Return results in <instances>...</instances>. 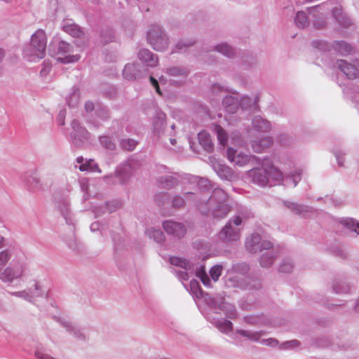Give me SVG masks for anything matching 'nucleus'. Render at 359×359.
Masks as SVG:
<instances>
[{"label":"nucleus","mask_w":359,"mask_h":359,"mask_svg":"<svg viewBox=\"0 0 359 359\" xmlns=\"http://www.w3.org/2000/svg\"><path fill=\"white\" fill-rule=\"evenodd\" d=\"M285 205L292 211L294 212L297 214H302L303 212L306 211V207L293 203V202H285Z\"/></svg>","instance_id":"nucleus-34"},{"label":"nucleus","mask_w":359,"mask_h":359,"mask_svg":"<svg viewBox=\"0 0 359 359\" xmlns=\"http://www.w3.org/2000/svg\"><path fill=\"white\" fill-rule=\"evenodd\" d=\"M261 250L262 249H270L272 247V243L268 241H263L260 242Z\"/></svg>","instance_id":"nucleus-48"},{"label":"nucleus","mask_w":359,"mask_h":359,"mask_svg":"<svg viewBox=\"0 0 359 359\" xmlns=\"http://www.w3.org/2000/svg\"><path fill=\"white\" fill-rule=\"evenodd\" d=\"M32 289L34 290H43L45 288L41 283L36 281L34 283V287Z\"/></svg>","instance_id":"nucleus-51"},{"label":"nucleus","mask_w":359,"mask_h":359,"mask_svg":"<svg viewBox=\"0 0 359 359\" xmlns=\"http://www.w3.org/2000/svg\"><path fill=\"white\" fill-rule=\"evenodd\" d=\"M15 255H21L18 253L13 249H4L0 250V271L4 269L10 260L15 257Z\"/></svg>","instance_id":"nucleus-20"},{"label":"nucleus","mask_w":359,"mask_h":359,"mask_svg":"<svg viewBox=\"0 0 359 359\" xmlns=\"http://www.w3.org/2000/svg\"><path fill=\"white\" fill-rule=\"evenodd\" d=\"M196 276L200 278V280L202 281L204 285L207 287L210 286V279L209 278L208 276L205 273V266H201L200 269H198L196 271Z\"/></svg>","instance_id":"nucleus-32"},{"label":"nucleus","mask_w":359,"mask_h":359,"mask_svg":"<svg viewBox=\"0 0 359 359\" xmlns=\"http://www.w3.org/2000/svg\"><path fill=\"white\" fill-rule=\"evenodd\" d=\"M128 169H129V165H125L123 171L128 172Z\"/></svg>","instance_id":"nucleus-63"},{"label":"nucleus","mask_w":359,"mask_h":359,"mask_svg":"<svg viewBox=\"0 0 359 359\" xmlns=\"http://www.w3.org/2000/svg\"><path fill=\"white\" fill-rule=\"evenodd\" d=\"M170 143H171L172 145H175V144H176V142H177V141H176V140H175V139H174V138H170Z\"/></svg>","instance_id":"nucleus-61"},{"label":"nucleus","mask_w":359,"mask_h":359,"mask_svg":"<svg viewBox=\"0 0 359 359\" xmlns=\"http://www.w3.org/2000/svg\"><path fill=\"white\" fill-rule=\"evenodd\" d=\"M27 260L22 255H15L13 262L0 271V280L3 283H12L22 278L27 271Z\"/></svg>","instance_id":"nucleus-2"},{"label":"nucleus","mask_w":359,"mask_h":359,"mask_svg":"<svg viewBox=\"0 0 359 359\" xmlns=\"http://www.w3.org/2000/svg\"><path fill=\"white\" fill-rule=\"evenodd\" d=\"M6 243V239L2 236H0V248L4 247Z\"/></svg>","instance_id":"nucleus-56"},{"label":"nucleus","mask_w":359,"mask_h":359,"mask_svg":"<svg viewBox=\"0 0 359 359\" xmlns=\"http://www.w3.org/2000/svg\"><path fill=\"white\" fill-rule=\"evenodd\" d=\"M238 332L243 336L247 337L251 340L258 341L259 340L262 333L261 332H249L245 330H240Z\"/></svg>","instance_id":"nucleus-40"},{"label":"nucleus","mask_w":359,"mask_h":359,"mask_svg":"<svg viewBox=\"0 0 359 359\" xmlns=\"http://www.w3.org/2000/svg\"><path fill=\"white\" fill-rule=\"evenodd\" d=\"M55 54L57 61L64 64L76 62L81 58L79 54L74 53L73 46L64 41L59 42Z\"/></svg>","instance_id":"nucleus-6"},{"label":"nucleus","mask_w":359,"mask_h":359,"mask_svg":"<svg viewBox=\"0 0 359 359\" xmlns=\"http://www.w3.org/2000/svg\"><path fill=\"white\" fill-rule=\"evenodd\" d=\"M173 205L175 207H182L184 205V200L181 196H176L173 199Z\"/></svg>","instance_id":"nucleus-43"},{"label":"nucleus","mask_w":359,"mask_h":359,"mask_svg":"<svg viewBox=\"0 0 359 359\" xmlns=\"http://www.w3.org/2000/svg\"><path fill=\"white\" fill-rule=\"evenodd\" d=\"M170 73L172 75H180L183 74L184 72L178 68L175 67L170 69Z\"/></svg>","instance_id":"nucleus-50"},{"label":"nucleus","mask_w":359,"mask_h":359,"mask_svg":"<svg viewBox=\"0 0 359 359\" xmlns=\"http://www.w3.org/2000/svg\"><path fill=\"white\" fill-rule=\"evenodd\" d=\"M137 57L139 60L147 67H154L158 63V57L148 49L143 48L140 50Z\"/></svg>","instance_id":"nucleus-14"},{"label":"nucleus","mask_w":359,"mask_h":359,"mask_svg":"<svg viewBox=\"0 0 359 359\" xmlns=\"http://www.w3.org/2000/svg\"><path fill=\"white\" fill-rule=\"evenodd\" d=\"M299 345V341L296 340L290 341L285 344L283 346H285L286 348L288 347H294L297 346Z\"/></svg>","instance_id":"nucleus-52"},{"label":"nucleus","mask_w":359,"mask_h":359,"mask_svg":"<svg viewBox=\"0 0 359 359\" xmlns=\"http://www.w3.org/2000/svg\"><path fill=\"white\" fill-rule=\"evenodd\" d=\"M198 183L199 185L204 184L205 186H206V184L208 183H209V182L207 180H205V179H200V180L198 182Z\"/></svg>","instance_id":"nucleus-57"},{"label":"nucleus","mask_w":359,"mask_h":359,"mask_svg":"<svg viewBox=\"0 0 359 359\" xmlns=\"http://www.w3.org/2000/svg\"><path fill=\"white\" fill-rule=\"evenodd\" d=\"M165 128V114L162 111H157L153 121V133L158 137L164 134Z\"/></svg>","instance_id":"nucleus-16"},{"label":"nucleus","mask_w":359,"mask_h":359,"mask_svg":"<svg viewBox=\"0 0 359 359\" xmlns=\"http://www.w3.org/2000/svg\"><path fill=\"white\" fill-rule=\"evenodd\" d=\"M336 49L341 54L346 55L351 52V47L346 43L341 41L337 44Z\"/></svg>","instance_id":"nucleus-38"},{"label":"nucleus","mask_w":359,"mask_h":359,"mask_svg":"<svg viewBox=\"0 0 359 359\" xmlns=\"http://www.w3.org/2000/svg\"><path fill=\"white\" fill-rule=\"evenodd\" d=\"M241 224L242 218L240 216L233 217L221 230L219 238L227 243L238 241L241 236V229L238 226Z\"/></svg>","instance_id":"nucleus-4"},{"label":"nucleus","mask_w":359,"mask_h":359,"mask_svg":"<svg viewBox=\"0 0 359 359\" xmlns=\"http://www.w3.org/2000/svg\"><path fill=\"white\" fill-rule=\"evenodd\" d=\"M85 108L87 111H91L94 109V104L92 102H87L85 104Z\"/></svg>","instance_id":"nucleus-54"},{"label":"nucleus","mask_w":359,"mask_h":359,"mask_svg":"<svg viewBox=\"0 0 359 359\" xmlns=\"http://www.w3.org/2000/svg\"><path fill=\"white\" fill-rule=\"evenodd\" d=\"M261 343L264 345L270 346L273 347L277 346L278 344V341L273 338L262 339Z\"/></svg>","instance_id":"nucleus-42"},{"label":"nucleus","mask_w":359,"mask_h":359,"mask_svg":"<svg viewBox=\"0 0 359 359\" xmlns=\"http://www.w3.org/2000/svg\"><path fill=\"white\" fill-rule=\"evenodd\" d=\"M63 30L77 39H85V34L81 27L74 23H67L63 25Z\"/></svg>","instance_id":"nucleus-19"},{"label":"nucleus","mask_w":359,"mask_h":359,"mask_svg":"<svg viewBox=\"0 0 359 359\" xmlns=\"http://www.w3.org/2000/svg\"><path fill=\"white\" fill-rule=\"evenodd\" d=\"M182 277L184 279H187V273H182Z\"/></svg>","instance_id":"nucleus-62"},{"label":"nucleus","mask_w":359,"mask_h":359,"mask_svg":"<svg viewBox=\"0 0 359 359\" xmlns=\"http://www.w3.org/2000/svg\"><path fill=\"white\" fill-rule=\"evenodd\" d=\"M79 170L82 172L88 171V172H97L99 173L101 172L100 169L99 168L97 163L94 162L93 159L85 160L84 163H82L79 165Z\"/></svg>","instance_id":"nucleus-26"},{"label":"nucleus","mask_w":359,"mask_h":359,"mask_svg":"<svg viewBox=\"0 0 359 359\" xmlns=\"http://www.w3.org/2000/svg\"><path fill=\"white\" fill-rule=\"evenodd\" d=\"M113 38H114L113 36L111 34H109V36H108V39H103V42L104 43L110 42L111 41H112Z\"/></svg>","instance_id":"nucleus-59"},{"label":"nucleus","mask_w":359,"mask_h":359,"mask_svg":"<svg viewBox=\"0 0 359 359\" xmlns=\"http://www.w3.org/2000/svg\"><path fill=\"white\" fill-rule=\"evenodd\" d=\"M170 263L175 266L189 271L193 269V264L189 260L180 257L173 256L169 259Z\"/></svg>","instance_id":"nucleus-22"},{"label":"nucleus","mask_w":359,"mask_h":359,"mask_svg":"<svg viewBox=\"0 0 359 359\" xmlns=\"http://www.w3.org/2000/svg\"><path fill=\"white\" fill-rule=\"evenodd\" d=\"M73 131L71 133V137L73 144L76 147H80L84 144L88 139V133L86 129L80 126L79 123L74 120L72 123Z\"/></svg>","instance_id":"nucleus-10"},{"label":"nucleus","mask_w":359,"mask_h":359,"mask_svg":"<svg viewBox=\"0 0 359 359\" xmlns=\"http://www.w3.org/2000/svg\"><path fill=\"white\" fill-rule=\"evenodd\" d=\"M314 25L317 27H322L325 25V19L323 16H319L314 20Z\"/></svg>","instance_id":"nucleus-46"},{"label":"nucleus","mask_w":359,"mask_h":359,"mask_svg":"<svg viewBox=\"0 0 359 359\" xmlns=\"http://www.w3.org/2000/svg\"><path fill=\"white\" fill-rule=\"evenodd\" d=\"M273 144V140L271 137L266 135L258 140H252L251 142L252 150L257 153L262 152L265 149L269 147Z\"/></svg>","instance_id":"nucleus-17"},{"label":"nucleus","mask_w":359,"mask_h":359,"mask_svg":"<svg viewBox=\"0 0 359 359\" xmlns=\"http://www.w3.org/2000/svg\"><path fill=\"white\" fill-rule=\"evenodd\" d=\"M250 101L249 97H243L241 102H238L237 97L229 95L224 98L223 104L229 113L233 114L238 110L240 105L244 107L248 104Z\"/></svg>","instance_id":"nucleus-11"},{"label":"nucleus","mask_w":359,"mask_h":359,"mask_svg":"<svg viewBox=\"0 0 359 359\" xmlns=\"http://www.w3.org/2000/svg\"><path fill=\"white\" fill-rule=\"evenodd\" d=\"M100 142L102 144L104 145V147L108 149L112 150L115 148L114 144L111 142V139L108 137H101Z\"/></svg>","instance_id":"nucleus-41"},{"label":"nucleus","mask_w":359,"mask_h":359,"mask_svg":"<svg viewBox=\"0 0 359 359\" xmlns=\"http://www.w3.org/2000/svg\"><path fill=\"white\" fill-rule=\"evenodd\" d=\"M210 159L213 170L222 180L228 181H235L238 180L237 175L230 167L221 163L215 158L212 157Z\"/></svg>","instance_id":"nucleus-8"},{"label":"nucleus","mask_w":359,"mask_h":359,"mask_svg":"<svg viewBox=\"0 0 359 359\" xmlns=\"http://www.w3.org/2000/svg\"><path fill=\"white\" fill-rule=\"evenodd\" d=\"M252 158H253L252 156L234 149L232 147L227 149V158L235 165L239 167L245 166L250 163Z\"/></svg>","instance_id":"nucleus-9"},{"label":"nucleus","mask_w":359,"mask_h":359,"mask_svg":"<svg viewBox=\"0 0 359 359\" xmlns=\"http://www.w3.org/2000/svg\"><path fill=\"white\" fill-rule=\"evenodd\" d=\"M34 182L36 183V185H38V184L39 183V179H34Z\"/></svg>","instance_id":"nucleus-64"},{"label":"nucleus","mask_w":359,"mask_h":359,"mask_svg":"<svg viewBox=\"0 0 359 359\" xmlns=\"http://www.w3.org/2000/svg\"><path fill=\"white\" fill-rule=\"evenodd\" d=\"M261 238L257 233H252L247 238L245 242L246 249L250 252H257L261 250L260 247Z\"/></svg>","instance_id":"nucleus-18"},{"label":"nucleus","mask_w":359,"mask_h":359,"mask_svg":"<svg viewBox=\"0 0 359 359\" xmlns=\"http://www.w3.org/2000/svg\"><path fill=\"white\" fill-rule=\"evenodd\" d=\"M212 130L217 135L220 144L225 146L228 142V135L224 130L218 125H214Z\"/></svg>","instance_id":"nucleus-27"},{"label":"nucleus","mask_w":359,"mask_h":359,"mask_svg":"<svg viewBox=\"0 0 359 359\" xmlns=\"http://www.w3.org/2000/svg\"><path fill=\"white\" fill-rule=\"evenodd\" d=\"M4 57V51L0 48V62L3 60Z\"/></svg>","instance_id":"nucleus-60"},{"label":"nucleus","mask_w":359,"mask_h":359,"mask_svg":"<svg viewBox=\"0 0 359 359\" xmlns=\"http://www.w3.org/2000/svg\"><path fill=\"white\" fill-rule=\"evenodd\" d=\"M191 45H192V43H186L183 41H181L179 43H177V44L176 45V48L179 50H183Z\"/></svg>","instance_id":"nucleus-47"},{"label":"nucleus","mask_w":359,"mask_h":359,"mask_svg":"<svg viewBox=\"0 0 359 359\" xmlns=\"http://www.w3.org/2000/svg\"><path fill=\"white\" fill-rule=\"evenodd\" d=\"M35 355L39 359H55L51 355L41 351H36Z\"/></svg>","instance_id":"nucleus-45"},{"label":"nucleus","mask_w":359,"mask_h":359,"mask_svg":"<svg viewBox=\"0 0 359 359\" xmlns=\"http://www.w3.org/2000/svg\"><path fill=\"white\" fill-rule=\"evenodd\" d=\"M163 226L168 234L175 237L181 238L186 233V228L180 222L168 220L163 222Z\"/></svg>","instance_id":"nucleus-13"},{"label":"nucleus","mask_w":359,"mask_h":359,"mask_svg":"<svg viewBox=\"0 0 359 359\" xmlns=\"http://www.w3.org/2000/svg\"><path fill=\"white\" fill-rule=\"evenodd\" d=\"M198 142L205 150L210 151L212 150L213 144L210 134L205 130L200 132L198 135Z\"/></svg>","instance_id":"nucleus-23"},{"label":"nucleus","mask_w":359,"mask_h":359,"mask_svg":"<svg viewBox=\"0 0 359 359\" xmlns=\"http://www.w3.org/2000/svg\"><path fill=\"white\" fill-rule=\"evenodd\" d=\"M246 174L255 184L262 187H264L269 184L266 174L264 173V170H262V167L261 168H257L251 169L248 170Z\"/></svg>","instance_id":"nucleus-15"},{"label":"nucleus","mask_w":359,"mask_h":359,"mask_svg":"<svg viewBox=\"0 0 359 359\" xmlns=\"http://www.w3.org/2000/svg\"><path fill=\"white\" fill-rule=\"evenodd\" d=\"M301 175H302V170H297V171L294 172V173L290 175L288 178L287 177L286 178L285 184L292 185L293 187H295L297 185V182L301 179Z\"/></svg>","instance_id":"nucleus-33"},{"label":"nucleus","mask_w":359,"mask_h":359,"mask_svg":"<svg viewBox=\"0 0 359 359\" xmlns=\"http://www.w3.org/2000/svg\"><path fill=\"white\" fill-rule=\"evenodd\" d=\"M150 81H151V85L156 88V92L158 93L161 94L160 88H159L157 80H156L152 76H150Z\"/></svg>","instance_id":"nucleus-49"},{"label":"nucleus","mask_w":359,"mask_h":359,"mask_svg":"<svg viewBox=\"0 0 359 359\" xmlns=\"http://www.w3.org/2000/svg\"><path fill=\"white\" fill-rule=\"evenodd\" d=\"M337 67L349 79H356L359 75L358 66L359 62L355 61L354 64L349 63L346 60H338Z\"/></svg>","instance_id":"nucleus-12"},{"label":"nucleus","mask_w":359,"mask_h":359,"mask_svg":"<svg viewBox=\"0 0 359 359\" xmlns=\"http://www.w3.org/2000/svg\"><path fill=\"white\" fill-rule=\"evenodd\" d=\"M65 116H66V111L65 109L61 110L59 112L57 121L60 126L65 125Z\"/></svg>","instance_id":"nucleus-44"},{"label":"nucleus","mask_w":359,"mask_h":359,"mask_svg":"<svg viewBox=\"0 0 359 359\" xmlns=\"http://www.w3.org/2000/svg\"><path fill=\"white\" fill-rule=\"evenodd\" d=\"M147 41L157 51L165 50L169 45V39L159 26H154L147 32Z\"/></svg>","instance_id":"nucleus-5"},{"label":"nucleus","mask_w":359,"mask_h":359,"mask_svg":"<svg viewBox=\"0 0 359 359\" xmlns=\"http://www.w3.org/2000/svg\"><path fill=\"white\" fill-rule=\"evenodd\" d=\"M138 65L135 63L127 64L123 71V76L127 80H133L139 76Z\"/></svg>","instance_id":"nucleus-21"},{"label":"nucleus","mask_w":359,"mask_h":359,"mask_svg":"<svg viewBox=\"0 0 359 359\" xmlns=\"http://www.w3.org/2000/svg\"><path fill=\"white\" fill-rule=\"evenodd\" d=\"M47 41L46 32L42 29L36 30L23 49L24 57L30 62H37L43 59L46 55Z\"/></svg>","instance_id":"nucleus-1"},{"label":"nucleus","mask_w":359,"mask_h":359,"mask_svg":"<svg viewBox=\"0 0 359 359\" xmlns=\"http://www.w3.org/2000/svg\"><path fill=\"white\" fill-rule=\"evenodd\" d=\"M294 267V262L290 258L284 259L279 265L278 271L283 273H290Z\"/></svg>","instance_id":"nucleus-28"},{"label":"nucleus","mask_w":359,"mask_h":359,"mask_svg":"<svg viewBox=\"0 0 359 359\" xmlns=\"http://www.w3.org/2000/svg\"><path fill=\"white\" fill-rule=\"evenodd\" d=\"M85 160L86 159H84L82 156H80L76 158V162L81 165L82 163H84Z\"/></svg>","instance_id":"nucleus-58"},{"label":"nucleus","mask_w":359,"mask_h":359,"mask_svg":"<svg viewBox=\"0 0 359 359\" xmlns=\"http://www.w3.org/2000/svg\"><path fill=\"white\" fill-rule=\"evenodd\" d=\"M207 202L208 206L211 208L213 217L216 219L224 218L230 212L231 208L227 203V195L222 189H215Z\"/></svg>","instance_id":"nucleus-3"},{"label":"nucleus","mask_w":359,"mask_h":359,"mask_svg":"<svg viewBox=\"0 0 359 359\" xmlns=\"http://www.w3.org/2000/svg\"><path fill=\"white\" fill-rule=\"evenodd\" d=\"M294 20L296 25L301 28L307 27L309 23L306 13L303 11H299L297 13Z\"/></svg>","instance_id":"nucleus-31"},{"label":"nucleus","mask_w":359,"mask_h":359,"mask_svg":"<svg viewBox=\"0 0 359 359\" xmlns=\"http://www.w3.org/2000/svg\"><path fill=\"white\" fill-rule=\"evenodd\" d=\"M137 145V142L134 140L127 139L123 140L121 142V146L124 149L132 151Z\"/></svg>","instance_id":"nucleus-39"},{"label":"nucleus","mask_w":359,"mask_h":359,"mask_svg":"<svg viewBox=\"0 0 359 359\" xmlns=\"http://www.w3.org/2000/svg\"><path fill=\"white\" fill-rule=\"evenodd\" d=\"M215 50L229 57H233L235 55L234 48L226 43H221L216 45L215 46Z\"/></svg>","instance_id":"nucleus-24"},{"label":"nucleus","mask_w":359,"mask_h":359,"mask_svg":"<svg viewBox=\"0 0 359 359\" xmlns=\"http://www.w3.org/2000/svg\"><path fill=\"white\" fill-rule=\"evenodd\" d=\"M342 223L346 226L351 231L359 234V224L355 220L352 219H346L343 220Z\"/></svg>","instance_id":"nucleus-36"},{"label":"nucleus","mask_w":359,"mask_h":359,"mask_svg":"<svg viewBox=\"0 0 359 359\" xmlns=\"http://www.w3.org/2000/svg\"><path fill=\"white\" fill-rule=\"evenodd\" d=\"M274 255L271 252L264 253L260 258V264L262 267L268 268L274 262Z\"/></svg>","instance_id":"nucleus-29"},{"label":"nucleus","mask_w":359,"mask_h":359,"mask_svg":"<svg viewBox=\"0 0 359 359\" xmlns=\"http://www.w3.org/2000/svg\"><path fill=\"white\" fill-rule=\"evenodd\" d=\"M192 192L187 191L186 190L184 191V196L186 197L187 201H189L192 198Z\"/></svg>","instance_id":"nucleus-55"},{"label":"nucleus","mask_w":359,"mask_h":359,"mask_svg":"<svg viewBox=\"0 0 359 359\" xmlns=\"http://www.w3.org/2000/svg\"><path fill=\"white\" fill-rule=\"evenodd\" d=\"M146 233L149 238H153L157 243H161L164 241V235L158 229L149 228L147 229Z\"/></svg>","instance_id":"nucleus-30"},{"label":"nucleus","mask_w":359,"mask_h":359,"mask_svg":"<svg viewBox=\"0 0 359 359\" xmlns=\"http://www.w3.org/2000/svg\"><path fill=\"white\" fill-rule=\"evenodd\" d=\"M262 170L266 174L269 185L280 184L284 180L283 172L269 159L263 161Z\"/></svg>","instance_id":"nucleus-7"},{"label":"nucleus","mask_w":359,"mask_h":359,"mask_svg":"<svg viewBox=\"0 0 359 359\" xmlns=\"http://www.w3.org/2000/svg\"><path fill=\"white\" fill-rule=\"evenodd\" d=\"M223 266L221 264H216L210 269V275L215 282L219 280V278L221 276Z\"/></svg>","instance_id":"nucleus-35"},{"label":"nucleus","mask_w":359,"mask_h":359,"mask_svg":"<svg viewBox=\"0 0 359 359\" xmlns=\"http://www.w3.org/2000/svg\"><path fill=\"white\" fill-rule=\"evenodd\" d=\"M253 127L262 132H268L271 129V124L261 117H255L252 121Z\"/></svg>","instance_id":"nucleus-25"},{"label":"nucleus","mask_w":359,"mask_h":359,"mask_svg":"<svg viewBox=\"0 0 359 359\" xmlns=\"http://www.w3.org/2000/svg\"><path fill=\"white\" fill-rule=\"evenodd\" d=\"M218 328L219 330L224 333H228L231 332L233 329L232 323L231 321L225 320L223 322H221L218 325Z\"/></svg>","instance_id":"nucleus-37"},{"label":"nucleus","mask_w":359,"mask_h":359,"mask_svg":"<svg viewBox=\"0 0 359 359\" xmlns=\"http://www.w3.org/2000/svg\"><path fill=\"white\" fill-rule=\"evenodd\" d=\"M60 212L65 216V219L67 220V217L69 215V208L67 206H64L63 208H60Z\"/></svg>","instance_id":"nucleus-53"}]
</instances>
